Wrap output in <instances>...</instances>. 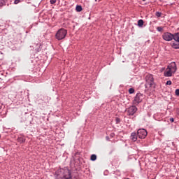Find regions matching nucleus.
<instances>
[{
	"label": "nucleus",
	"instance_id": "nucleus-23",
	"mask_svg": "<svg viewBox=\"0 0 179 179\" xmlns=\"http://www.w3.org/2000/svg\"><path fill=\"white\" fill-rule=\"evenodd\" d=\"M55 2H57V0H50L51 5H54V3H55Z\"/></svg>",
	"mask_w": 179,
	"mask_h": 179
},
{
	"label": "nucleus",
	"instance_id": "nucleus-26",
	"mask_svg": "<svg viewBox=\"0 0 179 179\" xmlns=\"http://www.w3.org/2000/svg\"><path fill=\"white\" fill-rule=\"evenodd\" d=\"M169 121H170L171 122H173L174 121V118L171 117V118L169 119Z\"/></svg>",
	"mask_w": 179,
	"mask_h": 179
},
{
	"label": "nucleus",
	"instance_id": "nucleus-5",
	"mask_svg": "<svg viewBox=\"0 0 179 179\" xmlns=\"http://www.w3.org/2000/svg\"><path fill=\"white\" fill-rule=\"evenodd\" d=\"M137 135L139 139H145L148 136V131L145 129H139L137 131Z\"/></svg>",
	"mask_w": 179,
	"mask_h": 179
},
{
	"label": "nucleus",
	"instance_id": "nucleus-24",
	"mask_svg": "<svg viewBox=\"0 0 179 179\" xmlns=\"http://www.w3.org/2000/svg\"><path fill=\"white\" fill-rule=\"evenodd\" d=\"M166 85H168L169 86L171 85V80H168Z\"/></svg>",
	"mask_w": 179,
	"mask_h": 179
},
{
	"label": "nucleus",
	"instance_id": "nucleus-2",
	"mask_svg": "<svg viewBox=\"0 0 179 179\" xmlns=\"http://www.w3.org/2000/svg\"><path fill=\"white\" fill-rule=\"evenodd\" d=\"M176 72H177V65L176 64V62H173L168 66L164 71V76L170 78V76H172L173 73H176Z\"/></svg>",
	"mask_w": 179,
	"mask_h": 179
},
{
	"label": "nucleus",
	"instance_id": "nucleus-10",
	"mask_svg": "<svg viewBox=\"0 0 179 179\" xmlns=\"http://www.w3.org/2000/svg\"><path fill=\"white\" fill-rule=\"evenodd\" d=\"M173 40L177 43H179V32L173 34Z\"/></svg>",
	"mask_w": 179,
	"mask_h": 179
},
{
	"label": "nucleus",
	"instance_id": "nucleus-6",
	"mask_svg": "<svg viewBox=\"0 0 179 179\" xmlns=\"http://www.w3.org/2000/svg\"><path fill=\"white\" fill-rule=\"evenodd\" d=\"M162 38L165 41H171V40H174V34L170 32H165L163 34Z\"/></svg>",
	"mask_w": 179,
	"mask_h": 179
},
{
	"label": "nucleus",
	"instance_id": "nucleus-3",
	"mask_svg": "<svg viewBox=\"0 0 179 179\" xmlns=\"http://www.w3.org/2000/svg\"><path fill=\"white\" fill-rule=\"evenodd\" d=\"M66 34H68V31H66V29L64 28H61L57 31L55 34V37L57 40H59V41L64 40V38L66 37Z\"/></svg>",
	"mask_w": 179,
	"mask_h": 179
},
{
	"label": "nucleus",
	"instance_id": "nucleus-25",
	"mask_svg": "<svg viewBox=\"0 0 179 179\" xmlns=\"http://www.w3.org/2000/svg\"><path fill=\"white\" fill-rule=\"evenodd\" d=\"M110 136V138H114V136H115V134L111 133Z\"/></svg>",
	"mask_w": 179,
	"mask_h": 179
},
{
	"label": "nucleus",
	"instance_id": "nucleus-14",
	"mask_svg": "<svg viewBox=\"0 0 179 179\" xmlns=\"http://www.w3.org/2000/svg\"><path fill=\"white\" fill-rule=\"evenodd\" d=\"M96 159H97V156L96 155L93 154L91 155L90 160H92V162H95Z\"/></svg>",
	"mask_w": 179,
	"mask_h": 179
},
{
	"label": "nucleus",
	"instance_id": "nucleus-16",
	"mask_svg": "<svg viewBox=\"0 0 179 179\" xmlns=\"http://www.w3.org/2000/svg\"><path fill=\"white\" fill-rule=\"evenodd\" d=\"M76 10L77 12H82V6H76Z\"/></svg>",
	"mask_w": 179,
	"mask_h": 179
},
{
	"label": "nucleus",
	"instance_id": "nucleus-13",
	"mask_svg": "<svg viewBox=\"0 0 179 179\" xmlns=\"http://www.w3.org/2000/svg\"><path fill=\"white\" fill-rule=\"evenodd\" d=\"M173 48H175L176 50L179 48V42H176L172 44Z\"/></svg>",
	"mask_w": 179,
	"mask_h": 179
},
{
	"label": "nucleus",
	"instance_id": "nucleus-11",
	"mask_svg": "<svg viewBox=\"0 0 179 179\" xmlns=\"http://www.w3.org/2000/svg\"><path fill=\"white\" fill-rule=\"evenodd\" d=\"M17 142L20 143H24L26 142V138L24 136L18 137Z\"/></svg>",
	"mask_w": 179,
	"mask_h": 179
},
{
	"label": "nucleus",
	"instance_id": "nucleus-29",
	"mask_svg": "<svg viewBox=\"0 0 179 179\" xmlns=\"http://www.w3.org/2000/svg\"><path fill=\"white\" fill-rule=\"evenodd\" d=\"M143 1H146V0H143Z\"/></svg>",
	"mask_w": 179,
	"mask_h": 179
},
{
	"label": "nucleus",
	"instance_id": "nucleus-18",
	"mask_svg": "<svg viewBox=\"0 0 179 179\" xmlns=\"http://www.w3.org/2000/svg\"><path fill=\"white\" fill-rule=\"evenodd\" d=\"M155 16H157V17H160L162 16V13L156 12Z\"/></svg>",
	"mask_w": 179,
	"mask_h": 179
},
{
	"label": "nucleus",
	"instance_id": "nucleus-9",
	"mask_svg": "<svg viewBox=\"0 0 179 179\" xmlns=\"http://www.w3.org/2000/svg\"><path fill=\"white\" fill-rule=\"evenodd\" d=\"M130 139L133 141V142H136L138 140V133L133 132L131 134Z\"/></svg>",
	"mask_w": 179,
	"mask_h": 179
},
{
	"label": "nucleus",
	"instance_id": "nucleus-7",
	"mask_svg": "<svg viewBox=\"0 0 179 179\" xmlns=\"http://www.w3.org/2000/svg\"><path fill=\"white\" fill-rule=\"evenodd\" d=\"M136 111H138V108L135 106H130L127 110L128 115H134Z\"/></svg>",
	"mask_w": 179,
	"mask_h": 179
},
{
	"label": "nucleus",
	"instance_id": "nucleus-4",
	"mask_svg": "<svg viewBox=\"0 0 179 179\" xmlns=\"http://www.w3.org/2000/svg\"><path fill=\"white\" fill-rule=\"evenodd\" d=\"M142 100H143V94L137 93L133 101V104H134V106H138L139 103H142Z\"/></svg>",
	"mask_w": 179,
	"mask_h": 179
},
{
	"label": "nucleus",
	"instance_id": "nucleus-21",
	"mask_svg": "<svg viewBox=\"0 0 179 179\" xmlns=\"http://www.w3.org/2000/svg\"><path fill=\"white\" fill-rule=\"evenodd\" d=\"M20 0H15L14 1V4L17 5V3H20Z\"/></svg>",
	"mask_w": 179,
	"mask_h": 179
},
{
	"label": "nucleus",
	"instance_id": "nucleus-20",
	"mask_svg": "<svg viewBox=\"0 0 179 179\" xmlns=\"http://www.w3.org/2000/svg\"><path fill=\"white\" fill-rule=\"evenodd\" d=\"M115 121H116V124H120V122H121V120L118 117H116Z\"/></svg>",
	"mask_w": 179,
	"mask_h": 179
},
{
	"label": "nucleus",
	"instance_id": "nucleus-12",
	"mask_svg": "<svg viewBox=\"0 0 179 179\" xmlns=\"http://www.w3.org/2000/svg\"><path fill=\"white\" fill-rule=\"evenodd\" d=\"M8 0H0V8H2V6H5V5H9L7 3Z\"/></svg>",
	"mask_w": 179,
	"mask_h": 179
},
{
	"label": "nucleus",
	"instance_id": "nucleus-19",
	"mask_svg": "<svg viewBox=\"0 0 179 179\" xmlns=\"http://www.w3.org/2000/svg\"><path fill=\"white\" fill-rule=\"evenodd\" d=\"M157 31H163V28L162 27H157Z\"/></svg>",
	"mask_w": 179,
	"mask_h": 179
},
{
	"label": "nucleus",
	"instance_id": "nucleus-1",
	"mask_svg": "<svg viewBox=\"0 0 179 179\" xmlns=\"http://www.w3.org/2000/svg\"><path fill=\"white\" fill-rule=\"evenodd\" d=\"M145 87L147 90H149L152 87H155V78H153V75L146 74L145 77Z\"/></svg>",
	"mask_w": 179,
	"mask_h": 179
},
{
	"label": "nucleus",
	"instance_id": "nucleus-17",
	"mask_svg": "<svg viewBox=\"0 0 179 179\" xmlns=\"http://www.w3.org/2000/svg\"><path fill=\"white\" fill-rule=\"evenodd\" d=\"M129 94H133V93H135V90L134 88H129Z\"/></svg>",
	"mask_w": 179,
	"mask_h": 179
},
{
	"label": "nucleus",
	"instance_id": "nucleus-15",
	"mask_svg": "<svg viewBox=\"0 0 179 179\" xmlns=\"http://www.w3.org/2000/svg\"><path fill=\"white\" fill-rule=\"evenodd\" d=\"M138 26L139 27H142V26H143V20H139L138 21Z\"/></svg>",
	"mask_w": 179,
	"mask_h": 179
},
{
	"label": "nucleus",
	"instance_id": "nucleus-30",
	"mask_svg": "<svg viewBox=\"0 0 179 179\" xmlns=\"http://www.w3.org/2000/svg\"><path fill=\"white\" fill-rule=\"evenodd\" d=\"M0 138H1V135H0Z\"/></svg>",
	"mask_w": 179,
	"mask_h": 179
},
{
	"label": "nucleus",
	"instance_id": "nucleus-27",
	"mask_svg": "<svg viewBox=\"0 0 179 179\" xmlns=\"http://www.w3.org/2000/svg\"><path fill=\"white\" fill-rule=\"evenodd\" d=\"M106 140H107V141H110V137L106 136Z\"/></svg>",
	"mask_w": 179,
	"mask_h": 179
},
{
	"label": "nucleus",
	"instance_id": "nucleus-8",
	"mask_svg": "<svg viewBox=\"0 0 179 179\" xmlns=\"http://www.w3.org/2000/svg\"><path fill=\"white\" fill-rule=\"evenodd\" d=\"M62 179H72V176H71V171L65 170L64 171V176Z\"/></svg>",
	"mask_w": 179,
	"mask_h": 179
},
{
	"label": "nucleus",
	"instance_id": "nucleus-22",
	"mask_svg": "<svg viewBox=\"0 0 179 179\" xmlns=\"http://www.w3.org/2000/svg\"><path fill=\"white\" fill-rule=\"evenodd\" d=\"M175 94L176 96H179V89L176 90Z\"/></svg>",
	"mask_w": 179,
	"mask_h": 179
},
{
	"label": "nucleus",
	"instance_id": "nucleus-28",
	"mask_svg": "<svg viewBox=\"0 0 179 179\" xmlns=\"http://www.w3.org/2000/svg\"><path fill=\"white\" fill-rule=\"evenodd\" d=\"M64 171V169H62V171Z\"/></svg>",
	"mask_w": 179,
	"mask_h": 179
}]
</instances>
